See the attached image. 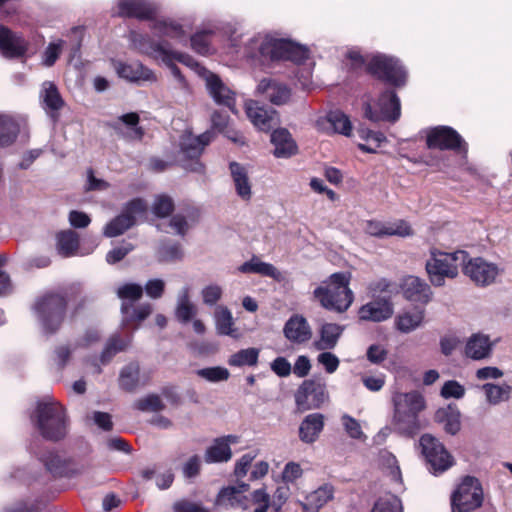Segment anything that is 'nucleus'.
Here are the masks:
<instances>
[{
  "mask_svg": "<svg viewBox=\"0 0 512 512\" xmlns=\"http://www.w3.org/2000/svg\"><path fill=\"white\" fill-rule=\"evenodd\" d=\"M19 133V124L8 114H0V147L11 145Z\"/></svg>",
  "mask_w": 512,
  "mask_h": 512,
  "instance_id": "obj_41",
  "label": "nucleus"
},
{
  "mask_svg": "<svg viewBox=\"0 0 512 512\" xmlns=\"http://www.w3.org/2000/svg\"><path fill=\"white\" fill-rule=\"evenodd\" d=\"M435 420L443 424L444 430L451 435H455L460 430V413L450 406L438 409Z\"/></svg>",
  "mask_w": 512,
  "mask_h": 512,
  "instance_id": "obj_38",
  "label": "nucleus"
},
{
  "mask_svg": "<svg viewBox=\"0 0 512 512\" xmlns=\"http://www.w3.org/2000/svg\"><path fill=\"white\" fill-rule=\"evenodd\" d=\"M175 512H208V510L200 503L181 500L173 506Z\"/></svg>",
  "mask_w": 512,
  "mask_h": 512,
  "instance_id": "obj_64",
  "label": "nucleus"
},
{
  "mask_svg": "<svg viewBox=\"0 0 512 512\" xmlns=\"http://www.w3.org/2000/svg\"><path fill=\"white\" fill-rule=\"evenodd\" d=\"M196 313L197 308L190 301L189 288L183 287L177 295L175 317L181 323H187L194 318Z\"/></svg>",
  "mask_w": 512,
  "mask_h": 512,
  "instance_id": "obj_37",
  "label": "nucleus"
},
{
  "mask_svg": "<svg viewBox=\"0 0 512 512\" xmlns=\"http://www.w3.org/2000/svg\"><path fill=\"white\" fill-rule=\"evenodd\" d=\"M155 29L162 35L180 40L184 38L182 27L174 22L159 21L155 24Z\"/></svg>",
  "mask_w": 512,
  "mask_h": 512,
  "instance_id": "obj_56",
  "label": "nucleus"
},
{
  "mask_svg": "<svg viewBox=\"0 0 512 512\" xmlns=\"http://www.w3.org/2000/svg\"><path fill=\"white\" fill-rule=\"evenodd\" d=\"M196 374L209 382L226 381L230 377L229 370L220 366L202 368L197 370Z\"/></svg>",
  "mask_w": 512,
  "mask_h": 512,
  "instance_id": "obj_51",
  "label": "nucleus"
},
{
  "mask_svg": "<svg viewBox=\"0 0 512 512\" xmlns=\"http://www.w3.org/2000/svg\"><path fill=\"white\" fill-rule=\"evenodd\" d=\"M329 399L325 382L316 379L305 380L297 389L295 402L302 410L320 408Z\"/></svg>",
  "mask_w": 512,
  "mask_h": 512,
  "instance_id": "obj_10",
  "label": "nucleus"
},
{
  "mask_svg": "<svg viewBox=\"0 0 512 512\" xmlns=\"http://www.w3.org/2000/svg\"><path fill=\"white\" fill-rule=\"evenodd\" d=\"M482 388L485 391L487 401L492 405L507 401L512 391V387L508 384L496 385L486 383Z\"/></svg>",
  "mask_w": 512,
  "mask_h": 512,
  "instance_id": "obj_44",
  "label": "nucleus"
},
{
  "mask_svg": "<svg viewBox=\"0 0 512 512\" xmlns=\"http://www.w3.org/2000/svg\"><path fill=\"white\" fill-rule=\"evenodd\" d=\"M132 407L141 412H160L165 409V404L157 394H148L134 401Z\"/></svg>",
  "mask_w": 512,
  "mask_h": 512,
  "instance_id": "obj_47",
  "label": "nucleus"
},
{
  "mask_svg": "<svg viewBox=\"0 0 512 512\" xmlns=\"http://www.w3.org/2000/svg\"><path fill=\"white\" fill-rule=\"evenodd\" d=\"M239 270L242 273H256L273 279H279L281 276L280 272L274 265L262 262L257 257H252L250 261L243 263L239 267Z\"/></svg>",
  "mask_w": 512,
  "mask_h": 512,
  "instance_id": "obj_39",
  "label": "nucleus"
},
{
  "mask_svg": "<svg viewBox=\"0 0 512 512\" xmlns=\"http://www.w3.org/2000/svg\"><path fill=\"white\" fill-rule=\"evenodd\" d=\"M66 308V300L59 294H49L35 304V310L47 333L55 332L61 325Z\"/></svg>",
  "mask_w": 512,
  "mask_h": 512,
  "instance_id": "obj_8",
  "label": "nucleus"
},
{
  "mask_svg": "<svg viewBox=\"0 0 512 512\" xmlns=\"http://www.w3.org/2000/svg\"><path fill=\"white\" fill-rule=\"evenodd\" d=\"M135 223L132 217L124 212L112 219L104 228V235L106 237H116L123 234L126 230L131 228Z\"/></svg>",
  "mask_w": 512,
  "mask_h": 512,
  "instance_id": "obj_45",
  "label": "nucleus"
},
{
  "mask_svg": "<svg viewBox=\"0 0 512 512\" xmlns=\"http://www.w3.org/2000/svg\"><path fill=\"white\" fill-rule=\"evenodd\" d=\"M467 258V252L458 250L447 253L433 249L430 258L426 261L425 269L432 285L441 287L445 284V278L454 279L459 274V265Z\"/></svg>",
  "mask_w": 512,
  "mask_h": 512,
  "instance_id": "obj_4",
  "label": "nucleus"
},
{
  "mask_svg": "<svg viewBox=\"0 0 512 512\" xmlns=\"http://www.w3.org/2000/svg\"><path fill=\"white\" fill-rule=\"evenodd\" d=\"M158 12V6L147 0H120L117 14L122 17L150 19Z\"/></svg>",
  "mask_w": 512,
  "mask_h": 512,
  "instance_id": "obj_22",
  "label": "nucleus"
},
{
  "mask_svg": "<svg viewBox=\"0 0 512 512\" xmlns=\"http://www.w3.org/2000/svg\"><path fill=\"white\" fill-rule=\"evenodd\" d=\"M394 429L407 436L415 435L421 428L419 413L425 409L424 397L417 391L397 392L392 397Z\"/></svg>",
  "mask_w": 512,
  "mask_h": 512,
  "instance_id": "obj_2",
  "label": "nucleus"
},
{
  "mask_svg": "<svg viewBox=\"0 0 512 512\" xmlns=\"http://www.w3.org/2000/svg\"><path fill=\"white\" fill-rule=\"evenodd\" d=\"M394 313L390 298L381 297L362 305L358 310L359 319L362 321L382 322L392 317Z\"/></svg>",
  "mask_w": 512,
  "mask_h": 512,
  "instance_id": "obj_15",
  "label": "nucleus"
},
{
  "mask_svg": "<svg viewBox=\"0 0 512 512\" xmlns=\"http://www.w3.org/2000/svg\"><path fill=\"white\" fill-rule=\"evenodd\" d=\"M422 453L434 474L442 473L453 465V457L445 449L444 445L430 434H424L420 438Z\"/></svg>",
  "mask_w": 512,
  "mask_h": 512,
  "instance_id": "obj_11",
  "label": "nucleus"
},
{
  "mask_svg": "<svg viewBox=\"0 0 512 512\" xmlns=\"http://www.w3.org/2000/svg\"><path fill=\"white\" fill-rule=\"evenodd\" d=\"M462 144L461 136L448 126H440L432 129L427 136V146L440 150L457 149Z\"/></svg>",
  "mask_w": 512,
  "mask_h": 512,
  "instance_id": "obj_18",
  "label": "nucleus"
},
{
  "mask_svg": "<svg viewBox=\"0 0 512 512\" xmlns=\"http://www.w3.org/2000/svg\"><path fill=\"white\" fill-rule=\"evenodd\" d=\"M174 210V202L171 197L167 195L156 196L152 204V212L160 218L169 216Z\"/></svg>",
  "mask_w": 512,
  "mask_h": 512,
  "instance_id": "obj_53",
  "label": "nucleus"
},
{
  "mask_svg": "<svg viewBox=\"0 0 512 512\" xmlns=\"http://www.w3.org/2000/svg\"><path fill=\"white\" fill-rule=\"evenodd\" d=\"M245 112L252 124L260 131L268 132L279 124L277 112L260 105L257 101H246Z\"/></svg>",
  "mask_w": 512,
  "mask_h": 512,
  "instance_id": "obj_14",
  "label": "nucleus"
},
{
  "mask_svg": "<svg viewBox=\"0 0 512 512\" xmlns=\"http://www.w3.org/2000/svg\"><path fill=\"white\" fill-rule=\"evenodd\" d=\"M342 426L347 435L352 439H362L365 437L359 421L348 414L341 417Z\"/></svg>",
  "mask_w": 512,
  "mask_h": 512,
  "instance_id": "obj_54",
  "label": "nucleus"
},
{
  "mask_svg": "<svg viewBox=\"0 0 512 512\" xmlns=\"http://www.w3.org/2000/svg\"><path fill=\"white\" fill-rule=\"evenodd\" d=\"M351 275L347 272L331 274L315 288L313 296L319 304L330 311L343 313L354 301V294L349 288Z\"/></svg>",
  "mask_w": 512,
  "mask_h": 512,
  "instance_id": "obj_1",
  "label": "nucleus"
},
{
  "mask_svg": "<svg viewBox=\"0 0 512 512\" xmlns=\"http://www.w3.org/2000/svg\"><path fill=\"white\" fill-rule=\"evenodd\" d=\"M402 291L407 300L423 304L428 303L432 296L430 286L416 276H408L403 280Z\"/></svg>",
  "mask_w": 512,
  "mask_h": 512,
  "instance_id": "obj_25",
  "label": "nucleus"
},
{
  "mask_svg": "<svg viewBox=\"0 0 512 512\" xmlns=\"http://www.w3.org/2000/svg\"><path fill=\"white\" fill-rule=\"evenodd\" d=\"M333 487L331 485H323L311 492L306 497V502H301L303 510L319 509L325 505L333 497Z\"/></svg>",
  "mask_w": 512,
  "mask_h": 512,
  "instance_id": "obj_40",
  "label": "nucleus"
},
{
  "mask_svg": "<svg viewBox=\"0 0 512 512\" xmlns=\"http://www.w3.org/2000/svg\"><path fill=\"white\" fill-rule=\"evenodd\" d=\"M483 503V489L479 480L466 476L451 496L453 512H470Z\"/></svg>",
  "mask_w": 512,
  "mask_h": 512,
  "instance_id": "obj_7",
  "label": "nucleus"
},
{
  "mask_svg": "<svg viewBox=\"0 0 512 512\" xmlns=\"http://www.w3.org/2000/svg\"><path fill=\"white\" fill-rule=\"evenodd\" d=\"M388 350L382 344H372L367 348V360L375 365H379L387 359Z\"/></svg>",
  "mask_w": 512,
  "mask_h": 512,
  "instance_id": "obj_58",
  "label": "nucleus"
},
{
  "mask_svg": "<svg viewBox=\"0 0 512 512\" xmlns=\"http://www.w3.org/2000/svg\"><path fill=\"white\" fill-rule=\"evenodd\" d=\"M371 512H402L401 500L394 495L378 499Z\"/></svg>",
  "mask_w": 512,
  "mask_h": 512,
  "instance_id": "obj_52",
  "label": "nucleus"
},
{
  "mask_svg": "<svg viewBox=\"0 0 512 512\" xmlns=\"http://www.w3.org/2000/svg\"><path fill=\"white\" fill-rule=\"evenodd\" d=\"M144 290L149 298L159 299L164 294L165 282L159 278L149 279L143 288Z\"/></svg>",
  "mask_w": 512,
  "mask_h": 512,
  "instance_id": "obj_62",
  "label": "nucleus"
},
{
  "mask_svg": "<svg viewBox=\"0 0 512 512\" xmlns=\"http://www.w3.org/2000/svg\"><path fill=\"white\" fill-rule=\"evenodd\" d=\"M285 338L293 344H304L312 338V329L307 319L300 314H293L283 327Z\"/></svg>",
  "mask_w": 512,
  "mask_h": 512,
  "instance_id": "obj_16",
  "label": "nucleus"
},
{
  "mask_svg": "<svg viewBox=\"0 0 512 512\" xmlns=\"http://www.w3.org/2000/svg\"><path fill=\"white\" fill-rule=\"evenodd\" d=\"M271 142L274 145V155L278 158H288L297 152V145L285 128L274 130L271 134Z\"/></svg>",
  "mask_w": 512,
  "mask_h": 512,
  "instance_id": "obj_32",
  "label": "nucleus"
},
{
  "mask_svg": "<svg viewBox=\"0 0 512 512\" xmlns=\"http://www.w3.org/2000/svg\"><path fill=\"white\" fill-rule=\"evenodd\" d=\"M317 362L322 365L328 374H333L339 367V358L330 352V350L322 351L317 356Z\"/></svg>",
  "mask_w": 512,
  "mask_h": 512,
  "instance_id": "obj_57",
  "label": "nucleus"
},
{
  "mask_svg": "<svg viewBox=\"0 0 512 512\" xmlns=\"http://www.w3.org/2000/svg\"><path fill=\"white\" fill-rule=\"evenodd\" d=\"M259 350L257 348L242 349L232 354L228 359L230 366H254L258 362Z\"/></svg>",
  "mask_w": 512,
  "mask_h": 512,
  "instance_id": "obj_46",
  "label": "nucleus"
},
{
  "mask_svg": "<svg viewBox=\"0 0 512 512\" xmlns=\"http://www.w3.org/2000/svg\"><path fill=\"white\" fill-rule=\"evenodd\" d=\"M134 250V245L131 243H125L121 246L115 247L110 250L106 255V261L109 264H115L126 257L131 251Z\"/></svg>",
  "mask_w": 512,
  "mask_h": 512,
  "instance_id": "obj_63",
  "label": "nucleus"
},
{
  "mask_svg": "<svg viewBox=\"0 0 512 512\" xmlns=\"http://www.w3.org/2000/svg\"><path fill=\"white\" fill-rule=\"evenodd\" d=\"M324 428V415L312 413L307 415L300 424L299 438L304 443L315 442Z\"/></svg>",
  "mask_w": 512,
  "mask_h": 512,
  "instance_id": "obj_31",
  "label": "nucleus"
},
{
  "mask_svg": "<svg viewBox=\"0 0 512 512\" xmlns=\"http://www.w3.org/2000/svg\"><path fill=\"white\" fill-rule=\"evenodd\" d=\"M206 87L218 105L228 107L233 113H237L235 108V93L218 77V75L209 73L206 77Z\"/></svg>",
  "mask_w": 512,
  "mask_h": 512,
  "instance_id": "obj_19",
  "label": "nucleus"
},
{
  "mask_svg": "<svg viewBox=\"0 0 512 512\" xmlns=\"http://www.w3.org/2000/svg\"><path fill=\"white\" fill-rule=\"evenodd\" d=\"M380 111H373L369 103L365 104L364 115L371 121H396L401 115L400 100L394 91L387 90L378 99Z\"/></svg>",
  "mask_w": 512,
  "mask_h": 512,
  "instance_id": "obj_13",
  "label": "nucleus"
},
{
  "mask_svg": "<svg viewBox=\"0 0 512 512\" xmlns=\"http://www.w3.org/2000/svg\"><path fill=\"white\" fill-rule=\"evenodd\" d=\"M492 344L488 336L475 334L466 344V355L474 360L488 357L491 353Z\"/></svg>",
  "mask_w": 512,
  "mask_h": 512,
  "instance_id": "obj_35",
  "label": "nucleus"
},
{
  "mask_svg": "<svg viewBox=\"0 0 512 512\" xmlns=\"http://www.w3.org/2000/svg\"><path fill=\"white\" fill-rule=\"evenodd\" d=\"M57 250L64 257L75 254L79 246L78 234L73 230H65L57 234Z\"/></svg>",
  "mask_w": 512,
  "mask_h": 512,
  "instance_id": "obj_42",
  "label": "nucleus"
},
{
  "mask_svg": "<svg viewBox=\"0 0 512 512\" xmlns=\"http://www.w3.org/2000/svg\"><path fill=\"white\" fill-rule=\"evenodd\" d=\"M223 291L219 285L212 284L201 291L203 303L209 306L215 305L222 297Z\"/></svg>",
  "mask_w": 512,
  "mask_h": 512,
  "instance_id": "obj_61",
  "label": "nucleus"
},
{
  "mask_svg": "<svg viewBox=\"0 0 512 512\" xmlns=\"http://www.w3.org/2000/svg\"><path fill=\"white\" fill-rule=\"evenodd\" d=\"M115 68L119 77L124 78L130 82L141 83L153 82L156 80L155 74L139 62H119Z\"/></svg>",
  "mask_w": 512,
  "mask_h": 512,
  "instance_id": "obj_27",
  "label": "nucleus"
},
{
  "mask_svg": "<svg viewBox=\"0 0 512 512\" xmlns=\"http://www.w3.org/2000/svg\"><path fill=\"white\" fill-rule=\"evenodd\" d=\"M317 125L327 133H338L347 137L352 133V123L349 117L340 110L330 111L325 118L317 121Z\"/></svg>",
  "mask_w": 512,
  "mask_h": 512,
  "instance_id": "obj_24",
  "label": "nucleus"
},
{
  "mask_svg": "<svg viewBox=\"0 0 512 512\" xmlns=\"http://www.w3.org/2000/svg\"><path fill=\"white\" fill-rule=\"evenodd\" d=\"M259 51L263 58L270 60L302 62L308 57L307 49L284 39L266 38Z\"/></svg>",
  "mask_w": 512,
  "mask_h": 512,
  "instance_id": "obj_9",
  "label": "nucleus"
},
{
  "mask_svg": "<svg viewBox=\"0 0 512 512\" xmlns=\"http://www.w3.org/2000/svg\"><path fill=\"white\" fill-rule=\"evenodd\" d=\"M39 99L46 114L55 122L59 118V112L65 102L57 88L51 81L42 83Z\"/></svg>",
  "mask_w": 512,
  "mask_h": 512,
  "instance_id": "obj_17",
  "label": "nucleus"
},
{
  "mask_svg": "<svg viewBox=\"0 0 512 512\" xmlns=\"http://www.w3.org/2000/svg\"><path fill=\"white\" fill-rule=\"evenodd\" d=\"M256 92L274 105H284L291 97V90L287 85L271 78L262 79Z\"/></svg>",
  "mask_w": 512,
  "mask_h": 512,
  "instance_id": "obj_20",
  "label": "nucleus"
},
{
  "mask_svg": "<svg viewBox=\"0 0 512 512\" xmlns=\"http://www.w3.org/2000/svg\"><path fill=\"white\" fill-rule=\"evenodd\" d=\"M231 457L232 451L228 443L218 438L207 448L204 456L207 463L227 462Z\"/></svg>",
  "mask_w": 512,
  "mask_h": 512,
  "instance_id": "obj_43",
  "label": "nucleus"
},
{
  "mask_svg": "<svg viewBox=\"0 0 512 512\" xmlns=\"http://www.w3.org/2000/svg\"><path fill=\"white\" fill-rule=\"evenodd\" d=\"M212 140L210 132H205L199 136L191 134L183 135L180 140L181 157L179 159L181 166L190 172L204 173L205 167L199 161L204 147Z\"/></svg>",
  "mask_w": 512,
  "mask_h": 512,
  "instance_id": "obj_6",
  "label": "nucleus"
},
{
  "mask_svg": "<svg viewBox=\"0 0 512 512\" xmlns=\"http://www.w3.org/2000/svg\"><path fill=\"white\" fill-rule=\"evenodd\" d=\"M157 257L160 262H172L182 258L181 246L178 243H163L158 249Z\"/></svg>",
  "mask_w": 512,
  "mask_h": 512,
  "instance_id": "obj_50",
  "label": "nucleus"
},
{
  "mask_svg": "<svg viewBox=\"0 0 512 512\" xmlns=\"http://www.w3.org/2000/svg\"><path fill=\"white\" fill-rule=\"evenodd\" d=\"M33 419L40 434L47 440H60L67 433L65 410L54 400L39 402Z\"/></svg>",
  "mask_w": 512,
  "mask_h": 512,
  "instance_id": "obj_3",
  "label": "nucleus"
},
{
  "mask_svg": "<svg viewBox=\"0 0 512 512\" xmlns=\"http://www.w3.org/2000/svg\"><path fill=\"white\" fill-rule=\"evenodd\" d=\"M149 379V372H141L140 365L137 362H130L121 369L118 382L121 389L132 392L145 386Z\"/></svg>",
  "mask_w": 512,
  "mask_h": 512,
  "instance_id": "obj_21",
  "label": "nucleus"
},
{
  "mask_svg": "<svg viewBox=\"0 0 512 512\" xmlns=\"http://www.w3.org/2000/svg\"><path fill=\"white\" fill-rule=\"evenodd\" d=\"M147 211V204L144 200L140 198H135L128 202L123 211L128 216L132 217L133 222L135 223L136 218L138 216H142Z\"/></svg>",
  "mask_w": 512,
  "mask_h": 512,
  "instance_id": "obj_60",
  "label": "nucleus"
},
{
  "mask_svg": "<svg viewBox=\"0 0 512 512\" xmlns=\"http://www.w3.org/2000/svg\"><path fill=\"white\" fill-rule=\"evenodd\" d=\"M152 312V306L149 303H143L133 308L126 314H122V325L126 326L131 322H141L145 320Z\"/></svg>",
  "mask_w": 512,
  "mask_h": 512,
  "instance_id": "obj_49",
  "label": "nucleus"
},
{
  "mask_svg": "<svg viewBox=\"0 0 512 512\" xmlns=\"http://www.w3.org/2000/svg\"><path fill=\"white\" fill-rule=\"evenodd\" d=\"M215 328L219 335L237 337L232 312L226 306H217L214 311Z\"/></svg>",
  "mask_w": 512,
  "mask_h": 512,
  "instance_id": "obj_34",
  "label": "nucleus"
},
{
  "mask_svg": "<svg viewBox=\"0 0 512 512\" xmlns=\"http://www.w3.org/2000/svg\"><path fill=\"white\" fill-rule=\"evenodd\" d=\"M344 331V326L336 323H322L318 329V339L314 342V347L319 351L334 349Z\"/></svg>",
  "mask_w": 512,
  "mask_h": 512,
  "instance_id": "obj_28",
  "label": "nucleus"
},
{
  "mask_svg": "<svg viewBox=\"0 0 512 512\" xmlns=\"http://www.w3.org/2000/svg\"><path fill=\"white\" fill-rule=\"evenodd\" d=\"M247 489V484H241L239 487L230 486L223 488L217 496L216 505L223 506L227 505V503L232 504L233 500L236 499V495Z\"/></svg>",
  "mask_w": 512,
  "mask_h": 512,
  "instance_id": "obj_55",
  "label": "nucleus"
},
{
  "mask_svg": "<svg viewBox=\"0 0 512 512\" xmlns=\"http://www.w3.org/2000/svg\"><path fill=\"white\" fill-rule=\"evenodd\" d=\"M118 298L122 301L121 313L126 314L132 308L135 302L143 296V287L138 283H125L116 290Z\"/></svg>",
  "mask_w": 512,
  "mask_h": 512,
  "instance_id": "obj_33",
  "label": "nucleus"
},
{
  "mask_svg": "<svg viewBox=\"0 0 512 512\" xmlns=\"http://www.w3.org/2000/svg\"><path fill=\"white\" fill-rule=\"evenodd\" d=\"M463 274L468 277L477 287H488L497 282L503 274L504 269L495 262L488 261L484 257H470L463 262Z\"/></svg>",
  "mask_w": 512,
  "mask_h": 512,
  "instance_id": "obj_5",
  "label": "nucleus"
},
{
  "mask_svg": "<svg viewBox=\"0 0 512 512\" xmlns=\"http://www.w3.org/2000/svg\"><path fill=\"white\" fill-rule=\"evenodd\" d=\"M140 121L139 115L135 112H130L121 115L116 121L109 123V126L115 132L130 140H141L144 135L142 127L138 126Z\"/></svg>",
  "mask_w": 512,
  "mask_h": 512,
  "instance_id": "obj_23",
  "label": "nucleus"
},
{
  "mask_svg": "<svg viewBox=\"0 0 512 512\" xmlns=\"http://www.w3.org/2000/svg\"><path fill=\"white\" fill-rule=\"evenodd\" d=\"M365 231L372 236H409L412 234L411 227L403 220L393 223H382L379 221H368Z\"/></svg>",
  "mask_w": 512,
  "mask_h": 512,
  "instance_id": "obj_26",
  "label": "nucleus"
},
{
  "mask_svg": "<svg viewBox=\"0 0 512 512\" xmlns=\"http://www.w3.org/2000/svg\"><path fill=\"white\" fill-rule=\"evenodd\" d=\"M0 50L6 57H19L26 52V42L4 26H0Z\"/></svg>",
  "mask_w": 512,
  "mask_h": 512,
  "instance_id": "obj_29",
  "label": "nucleus"
},
{
  "mask_svg": "<svg viewBox=\"0 0 512 512\" xmlns=\"http://www.w3.org/2000/svg\"><path fill=\"white\" fill-rule=\"evenodd\" d=\"M465 394V388L455 380H449L444 383L441 389V396L448 398L460 399Z\"/></svg>",
  "mask_w": 512,
  "mask_h": 512,
  "instance_id": "obj_59",
  "label": "nucleus"
},
{
  "mask_svg": "<svg viewBox=\"0 0 512 512\" xmlns=\"http://www.w3.org/2000/svg\"><path fill=\"white\" fill-rule=\"evenodd\" d=\"M129 343L130 340L121 339L118 335L111 336L101 353V362L103 364L108 363L115 354L124 351Z\"/></svg>",
  "mask_w": 512,
  "mask_h": 512,
  "instance_id": "obj_48",
  "label": "nucleus"
},
{
  "mask_svg": "<svg viewBox=\"0 0 512 512\" xmlns=\"http://www.w3.org/2000/svg\"><path fill=\"white\" fill-rule=\"evenodd\" d=\"M229 169L237 195L242 200L249 201L252 197V185L246 167L240 163L231 162Z\"/></svg>",
  "mask_w": 512,
  "mask_h": 512,
  "instance_id": "obj_30",
  "label": "nucleus"
},
{
  "mask_svg": "<svg viewBox=\"0 0 512 512\" xmlns=\"http://www.w3.org/2000/svg\"><path fill=\"white\" fill-rule=\"evenodd\" d=\"M368 71L377 78L400 87L406 82V71L398 60L386 56H374L368 64Z\"/></svg>",
  "mask_w": 512,
  "mask_h": 512,
  "instance_id": "obj_12",
  "label": "nucleus"
},
{
  "mask_svg": "<svg viewBox=\"0 0 512 512\" xmlns=\"http://www.w3.org/2000/svg\"><path fill=\"white\" fill-rule=\"evenodd\" d=\"M424 320V310L403 311L395 318V327L402 333H410L420 327Z\"/></svg>",
  "mask_w": 512,
  "mask_h": 512,
  "instance_id": "obj_36",
  "label": "nucleus"
}]
</instances>
